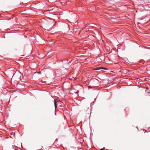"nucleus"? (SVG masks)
Here are the masks:
<instances>
[{"label": "nucleus", "instance_id": "obj_3", "mask_svg": "<svg viewBox=\"0 0 150 150\" xmlns=\"http://www.w3.org/2000/svg\"><path fill=\"white\" fill-rule=\"evenodd\" d=\"M100 69H105V70H107V69L106 68L104 67H100Z\"/></svg>", "mask_w": 150, "mask_h": 150}, {"label": "nucleus", "instance_id": "obj_1", "mask_svg": "<svg viewBox=\"0 0 150 150\" xmlns=\"http://www.w3.org/2000/svg\"><path fill=\"white\" fill-rule=\"evenodd\" d=\"M78 90H76L74 88H72L70 90V94H73L74 93H76L78 92Z\"/></svg>", "mask_w": 150, "mask_h": 150}, {"label": "nucleus", "instance_id": "obj_5", "mask_svg": "<svg viewBox=\"0 0 150 150\" xmlns=\"http://www.w3.org/2000/svg\"><path fill=\"white\" fill-rule=\"evenodd\" d=\"M100 150H104V149H100Z\"/></svg>", "mask_w": 150, "mask_h": 150}, {"label": "nucleus", "instance_id": "obj_2", "mask_svg": "<svg viewBox=\"0 0 150 150\" xmlns=\"http://www.w3.org/2000/svg\"><path fill=\"white\" fill-rule=\"evenodd\" d=\"M95 70H98L100 69V67L96 68L95 69Z\"/></svg>", "mask_w": 150, "mask_h": 150}, {"label": "nucleus", "instance_id": "obj_4", "mask_svg": "<svg viewBox=\"0 0 150 150\" xmlns=\"http://www.w3.org/2000/svg\"><path fill=\"white\" fill-rule=\"evenodd\" d=\"M54 107L55 108H56L57 107V106L56 104V103H55V101L54 102Z\"/></svg>", "mask_w": 150, "mask_h": 150}]
</instances>
